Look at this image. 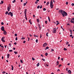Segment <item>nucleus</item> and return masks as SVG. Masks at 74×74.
Masks as SVG:
<instances>
[{"label":"nucleus","mask_w":74,"mask_h":74,"mask_svg":"<svg viewBox=\"0 0 74 74\" xmlns=\"http://www.w3.org/2000/svg\"><path fill=\"white\" fill-rule=\"evenodd\" d=\"M43 11H46V10H47V9H46V8H44L43 9Z\"/></svg>","instance_id":"26"},{"label":"nucleus","mask_w":74,"mask_h":74,"mask_svg":"<svg viewBox=\"0 0 74 74\" xmlns=\"http://www.w3.org/2000/svg\"><path fill=\"white\" fill-rule=\"evenodd\" d=\"M68 70H69V68H66V71H68Z\"/></svg>","instance_id":"44"},{"label":"nucleus","mask_w":74,"mask_h":74,"mask_svg":"<svg viewBox=\"0 0 74 74\" xmlns=\"http://www.w3.org/2000/svg\"><path fill=\"white\" fill-rule=\"evenodd\" d=\"M59 64V62L58 61H57L56 62L57 65H58Z\"/></svg>","instance_id":"15"},{"label":"nucleus","mask_w":74,"mask_h":74,"mask_svg":"<svg viewBox=\"0 0 74 74\" xmlns=\"http://www.w3.org/2000/svg\"><path fill=\"white\" fill-rule=\"evenodd\" d=\"M49 4V1H48L47 3H46V5H48V4Z\"/></svg>","instance_id":"16"},{"label":"nucleus","mask_w":74,"mask_h":74,"mask_svg":"<svg viewBox=\"0 0 74 74\" xmlns=\"http://www.w3.org/2000/svg\"><path fill=\"white\" fill-rule=\"evenodd\" d=\"M16 1V0H14L12 1V3H15Z\"/></svg>","instance_id":"28"},{"label":"nucleus","mask_w":74,"mask_h":74,"mask_svg":"<svg viewBox=\"0 0 74 74\" xmlns=\"http://www.w3.org/2000/svg\"><path fill=\"white\" fill-rule=\"evenodd\" d=\"M35 4H37L38 3V2H37V1H36L35 2Z\"/></svg>","instance_id":"53"},{"label":"nucleus","mask_w":74,"mask_h":74,"mask_svg":"<svg viewBox=\"0 0 74 74\" xmlns=\"http://www.w3.org/2000/svg\"><path fill=\"white\" fill-rule=\"evenodd\" d=\"M16 42H14V45H16Z\"/></svg>","instance_id":"50"},{"label":"nucleus","mask_w":74,"mask_h":74,"mask_svg":"<svg viewBox=\"0 0 74 74\" xmlns=\"http://www.w3.org/2000/svg\"><path fill=\"white\" fill-rule=\"evenodd\" d=\"M8 15H10L11 16H13V13H12V12H10L8 14Z\"/></svg>","instance_id":"3"},{"label":"nucleus","mask_w":74,"mask_h":74,"mask_svg":"<svg viewBox=\"0 0 74 74\" xmlns=\"http://www.w3.org/2000/svg\"><path fill=\"white\" fill-rule=\"evenodd\" d=\"M8 14V12L7 11L5 12V14Z\"/></svg>","instance_id":"22"},{"label":"nucleus","mask_w":74,"mask_h":74,"mask_svg":"<svg viewBox=\"0 0 74 74\" xmlns=\"http://www.w3.org/2000/svg\"><path fill=\"white\" fill-rule=\"evenodd\" d=\"M40 65V63L38 62V64H37V67H38L39 66V65Z\"/></svg>","instance_id":"17"},{"label":"nucleus","mask_w":74,"mask_h":74,"mask_svg":"<svg viewBox=\"0 0 74 74\" xmlns=\"http://www.w3.org/2000/svg\"><path fill=\"white\" fill-rule=\"evenodd\" d=\"M66 45H68V44H69V42H66Z\"/></svg>","instance_id":"36"},{"label":"nucleus","mask_w":74,"mask_h":74,"mask_svg":"<svg viewBox=\"0 0 74 74\" xmlns=\"http://www.w3.org/2000/svg\"><path fill=\"white\" fill-rule=\"evenodd\" d=\"M4 38H5V37H3L1 39V40L3 42H5V40H4Z\"/></svg>","instance_id":"5"},{"label":"nucleus","mask_w":74,"mask_h":74,"mask_svg":"<svg viewBox=\"0 0 74 74\" xmlns=\"http://www.w3.org/2000/svg\"><path fill=\"white\" fill-rule=\"evenodd\" d=\"M70 37H72V36H73V35H70Z\"/></svg>","instance_id":"58"},{"label":"nucleus","mask_w":74,"mask_h":74,"mask_svg":"<svg viewBox=\"0 0 74 74\" xmlns=\"http://www.w3.org/2000/svg\"><path fill=\"white\" fill-rule=\"evenodd\" d=\"M47 45V43H45L43 44V46L44 47H45Z\"/></svg>","instance_id":"6"},{"label":"nucleus","mask_w":74,"mask_h":74,"mask_svg":"<svg viewBox=\"0 0 74 74\" xmlns=\"http://www.w3.org/2000/svg\"><path fill=\"white\" fill-rule=\"evenodd\" d=\"M48 34H49V33H47L46 35V36L47 37H49V36H48Z\"/></svg>","instance_id":"18"},{"label":"nucleus","mask_w":74,"mask_h":74,"mask_svg":"<svg viewBox=\"0 0 74 74\" xmlns=\"http://www.w3.org/2000/svg\"><path fill=\"white\" fill-rule=\"evenodd\" d=\"M48 53H46L45 54V55L46 56H48Z\"/></svg>","instance_id":"32"},{"label":"nucleus","mask_w":74,"mask_h":74,"mask_svg":"<svg viewBox=\"0 0 74 74\" xmlns=\"http://www.w3.org/2000/svg\"><path fill=\"white\" fill-rule=\"evenodd\" d=\"M48 49H49V47H46L45 49L47 50Z\"/></svg>","instance_id":"21"},{"label":"nucleus","mask_w":74,"mask_h":74,"mask_svg":"<svg viewBox=\"0 0 74 74\" xmlns=\"http://www.w3.org/2000/svg\"><path fill=\"white\" fill-rule=\"evenodd\" d=\"M9 45H10V47H11V43H9Z\"/></svg>","instance_id":"54"},{"label":"nucleus","mask_w":74,"mask_h":74,"mask_svg":"<svg viewBox=\"0 0 74 74\" xmlns=\"http://www.w3.org/2000/svg\"><path fill=\"white\" fill-rule=\"evenodd\" d=\"M56 28H54L53 29V32L54 33H56Z\"/></svg>","instance_id":"4"},{"label":"nucleus","mask_w":74,"mask_h":74,"mask_svg":"<svg viewBox=\"0 0 74 74\" xmlns=\"http://www.w3.org/2000/svg\"><path fill=\"white\" fill-rule=\"evenodd\" d=\"M11 9V6L8 7L7 8V10L8 11H10V10Z\"/></svg>","instance_id":"10"},{"label":"nucleus","mask_w":74,"mask_h":74,"mask_svg":"<svg viewBox=\"0 0 74 74\" xmlns=\"http://www.w3.org/2000/svg\"><path fill=\"white\" fill-rule=\"evenodd\" d=\"M70 22H71V23H74V21H73L72 19H71V21H70Z\"/></svg>","instance_id":"19"},{"label":"nucleus","mask_w":74,"mask_h":74,"mask_svg":"<svg viewBox=\"0 0 74 74\" xmlns=\"http://www.w3.org/2000/svg\"><path fill=\"white\" fill-rule=\"evenodd\" d=\"M69 4V2H66V4L67 5V4Z\"/></svg>","instance_id":"46"},{"label":"nucleus","mask_w":74,"mask_h":74,"mask_svg":"<svg viewBox=\"0 0 74 74\" xmlns=\"http://www.w3.org/2000/svg\"><path fill=\"white\" fill-rule=\"evenodd\" d=\"M37 21L38 23L40 22V20L38 19H37Z\"/></svg>","instance_id":"20"},{"label":"nucleus","mask_w":74,"mask_h":74,"mask_svg":"<svg viewBox=\"0 0 74 74\" xmlns=\"http://www.w3.org/2000/svg\"><path fill=\"white\" fill-rule=\"evenodd\" d=\"M32 60H35V59H34V58H33V57L32 58Z\"/></svg>","instance_id":"48"},{"label":"nucleus","mask_w":74,"mask_h":74,"mask_svg":"<svg viewBox=\"0 0 74 74\" xmlns=\"http://www.w3.org/2000/svg\"><path fill=\"white\" fill-rule=\"evenodd\" d=\"M9 51L10 52H12L13 51H12V50H9Z\"/></svg>","instance_id":"42"},{"label":"nucleus","mask_w":74,"mask_h":74,"mask_svg":"<svg viewBox=\"0 0 74 74\" xmlns=\"http://www.w3.org/2000/svg\"><path fill=\"white\" fill-rule=\"evenodd\" d=\"M70 63H68V64H67V65H68V66H69V65H70Z\"/></svg>","instance_id":"64"},{"label":"nucleus","mask_w":74,"mask_h":74,"mask_svg":"<svg viewBox=\"0 0 74 74\" xmlns=\"http://www.w3.org/2000/svg\"><path fill=\"white\" fill-rule=\"evenodd\" d=\"M40 38H41V37H42V34H40Z\"/></svg>","instance_id":"38"},{"label":"nucleus","mask_w":74,"mask_h":74,"mask_svg":"<svg viewBox=\"0 0 74 74\" xmlns=\"http://www.w3.org/2000/svg\"><path fill=\"white\" fill-rule=\"evenodd\" d=\"M25 18H27V17L26 16V15H25Z\"/></svg>","instance_id":"56"},{"label":"nucleus","mask_w":74,"mask_h":74,"mask_svg":"<svg viewBox=\"0 0 74 74\" xmlns=\"http://www.w3.org/2000/svg\"><path fill=\"white\" fill-rule=\"evenodd\" d=\"M29 36L30 37H32V36L31 35V34H29Z\"/></svg>","instance_id":"61"},{"label":"nucleus","mask_w":74,"mask_h":74,"mask_svg":"<svg viewBox=\"0 0 74 74\" xmlns=\"http://www.w3.org/2000/svg\"><path fill=\"white\" fill-rule=\"evenodd\" d=\"M9 57H10V54H8L7 55V58H9Z\"/></svg>","instance_id":"13"},{"label":"nucleus","mask_w":74,"mask_h":74,"mask_svg":"<svg viewBox=\"0 0 74 74\" xmlns=\"http://www.w3.org/2000/svg\"><path fill=\"white\" fill-rule=\"evenodd\" d=\"M17 40H18V38L17 37H16V39H15L16 41H17Z\"/></svg>","instance_id":"41"},{"label":"nucleus","mask_w":74,"mask_h":74,"mask_svg":"<svg viewBox=\"0 0 74 74\" xmlns=\"http://www.w3.org/2000/svg\"><path fill=\"white\" fill-rule=\"evenodd\" d=\"M26 3H23V5L24 6H25V5H26Z\"/></svg>","instance_id":"37"},{"label":"nucleus","mask_w":74,"mask_h":74,"mask_svg":"<svg viewBox=\"0 0 74 74\" xmlns=\"http://www.w3.org/2000/svg\"><path fill=\"white\" fill-rule=\"evenodd\" d=\"M58 60H59V59H60V57H58Z\"/></svg>","instance_id":"57"},{"label":"nucleus","mask_w":74,"mask_h":74,"mask_svg":"<svg viewBox=\"0 0 74 74\" xmlns=\"http://www.w3.org/2000/svg\"><path fill=\"white\" fill-rule=\"evenodd\" d=\"M29 22L30 23L31 25H32V23L31 22V19L29 20Z\"/></svg>","instance_id":"14"},{"label":"nucleus","mask_w":74,"mask_h":74,"mask_svg":"<svg viewBox=\"0 0 74 74\" xmlns=\"http://www.w3.org/2000/svg\"><path fill=\"white\" fill-rule=\"evenodd\" d=\"M36 43H37L38 42V40L36 39Z\"/></svg>","instance_id":"35"},{"label":"nucleus","mask_w":74,"mask_h":74,"mask_svg":"<svg viewBox=\"0 0 74 74\" xmlns=\"http://www.w3.org/2000/svg\"><path fill=\"white\" fill-rule=\"evenodd\" d=\"M59 11L61 12L63 16H67V13L63 10H59Z\"/></svg>","instance_id":"1"},{"label":"nucleus","mask_w":74,"mask_h":74,"mask_svg":"<svg viewBox=\"0 0 74 74\" xmlns=\"http://www.w3.org/2000/svg\"><path fill=\"white\" fill-rule=\"evenodd\" d=\"M40 8H42V5H41L40 7Z\"/></svg>","instance_id":"63"},{"label":"nucleus","mask_w":74,"mask_h":74,"mask_svg":"<svg viewBox=\"0 0 74 74\" xmlns=\"http://www.w3.org/2000/svg\"><path fill=\"white\" fill-rule=\"evenodd\" d=\"M45 23L46 24H47V21H45Z\"/></svg>","instance_id":"52"},{"label":"nucleus","mask_w":74,"mask_h":74,"mask_svg":"<svg viewBox=\"0 0 74 74\" xmlns=\"http://www.w3.org/2000/svg\"><path fill=\"white\" fill-rule=\"evenodd\" d=\"M1 25H4V23L3 22H2L1 23Z\"/></svg>","instance_id":"45"},{"label":"nucleus","mask_w":74,"mask_h":74,"mask_svg":"<svg viewBox=\"0 0 74 74\" xmlns=\"http://www.w3.org/2000/svg\"><path fill=\"white\" fill-rule=\"evenodd\" d=\"M14 36H15L16 37H17V34H15Z\"/></svg>","instance_id":"39"},{"label":"nucleus","mask_w":74,"mask_h":74,"mask_svg":"<svg viewBox=\"0 0 74 74\" xmlns=\"http://www.w3.org/2000/svg\"><path fill=\"white\" fill-rule=\"evenodd\" d=\"M41 56H42V57H44V56H43V55H42V54H41Z\"/></svg>","instance_id":"55"},{"label":"nucleus","mask_w":74,"mask_h":74,"mask_svg":"<svg viewBox=\"0 0 74 74\" xmlns=\"http://www.w3.org/2000/svg\"><path fill=\"white\" fill-rule=\"evenodd\" d=\"M27 11V9H25V11H24L25 15H26Z\"/></svg>","instance_id":"11"},{"label":"nucleus","mask_w":74,"mask_h":74,"mask_svg":"<svg viewBox=\"0 0 74 74\" xmlns=\"http://www.w3.org/2000/svg\"><path fill=\"white\" fill-rule=\"evenodd\" d=\"M3 33L4 35H6V34H7V32L5 30H4V31H3Z\"/></svg>","instance_id":"9"},{"label":"nucleus","mask_w":74,"mask_h":74,"mask_svg":"<svg viewBox=\"0 0 74 74\" xmlns=\"http://www.w3.org/2000/svg\"><path fill=\"white\" fill-rule=\"evenodd\" d=\"M20 62L22 63H23V61L22 60H21Z\"/></svg>","instance_id":"33"},{"label":"nucleus","mask_w":74,"mask_h":74,"mask_svg":"<svg viewBox=\"0 0 74 74\" xmlns=\"http://www.w3.org/2000/svg\"><path fill=\"white\" fill-rule=\"evenodd\" d=\"M34 36H35V37H38V36L36 35H34Z\"/></svg>","instance_id":"30"},{"label":"nucleus","mask_w":74,"mask_h":74,"mask_svg":"<svg viewBox=\"0 0 74 74\" xmlns=\"http://www.w3.org/2000/svg\"><path fill=\"white\" fill-rule=\"evenodd\" d=\"M53 51H54V49H51V52H53Z\"/></svg>","instance_id":"27"},{"label":"nucleus","mask_w":74,"mask_h":74,"mask_svg":"<svg viewBox=\"0 0 74 74\" xmlns=\"http://www.w3.org/2000/svg\"><path fill=\"white\" fill-rule=\"evenodd\" d=\"M50 7L51 8H53V1L51 0L50 2Z\"/></svg>","instance_id":"2"},{"label":"nucleus","mask_w":74,"mask_h":74,"mask_svg":"<svg viewBox=\"0 0 74 74\" xmlns=\"http://www.w3.org/2000/svg\"><path fill=\"white\" fill-rule=\"evenodd\" d=\"M28 41L30 40V38H28Z\"/></svg>","instance_id":"62"},{"label":"nucleus","mask_w":74,"mask_h":74,"mask_svg":"<svg viewBox=\"0 0 74 74\" xmlns=\"http://www.w3.org/2000/svg\"><path fill=\"white\" fill-rule=\"evenodd\" d=\"M48 19H49V22H50L51 21V20H50V18H49V17H48Z\"/></svg>","instance_id":"24"},{"label":"nucleus","mask_w":74,"mask_h":74,"mask_svg":"<svg viewBox=\"0 0 74 74\" xmlns=\"http://www.w3.org/2000/svg\"><path fill=\"white\" fill-rule=\"evenodd\" d=\"M26 42V41L24 40L23 41V43H24V44H25V43Z\"/></svg>","instance_id":"49"},{"label":"nucleus","mask_w":74,"mask_h":74,"mask_svg":"<svg viewBox=\"0 0 74 74\" xmlns=\"http://www.w3.org/2000/svg\"><path fill=\"white\" fill-rule=\"evenodd\" d=\"M61 66H62V65L61 64H60L59 65L58 67H61Z\"/></svg>","instance_id":"40"},{"label":"nucleus","mask_w":74,"mask_h":74,"mask_svg":"<svg viewBox=\"0 0 74 74\" xmlns=\"http://www.w3.org/2000/svg\"><path fill=\"white\" fill-rule=\"evenodd\" d=\"M2 73H3V74H5V71L3 72Z\"/></svg>","instance_id":"47"},{"label":"nucleus","mask_w":74,"mask_h":74,"mask_svg":"<svg viewBox=\"0 0 74 74\" xmlns=\"http://www.w3.org/2000/svg\"><path fill=\"white\" fill-rule=\"evenodd\" d=\"M40 7V6L39 5H38L37 7V8H38V9Z\"/></svg>","instance_id":"43"},{"label":"nucleus","mask_w":74,"mask_h":74,"mask_svg":"<svg viewBox=\"0 0 74 74\" xmlns=\"http://www.w3.org/2000/svg\"><path fill=\"white\" fill-rule=\"evenodd\" d=\"M42 60H43V61H44V62H45V59H44V58H42Z\"/></svg>","instance_id":"31"},{"label":"nucleus","mask_w":74,"mask_h":74,"mask_svg":"<svg viewBox=\"0 0 74 74\" xmlns=\"http://www.w3.org/2000/svg\"><path fill=\"white\" fill-rule=\"evenodd\" d=\"M68 73L70 74H71V71L70 70H69L68 71Z\"/></svg>","instance_id":"12"},{"label":"nucleus","mask_w":74,"mask_h":74,"mask_svg":"<svg viewBox=\"0 0 74 74\" xmlns=\"http://www.w3.org/2000/svg\"><path fill=\"white\" fill-rule=\"evenodd\" d=\"M37 25L39 27L40 30H41V26L40 24H38Z\"/></svg>","instance_id":"7"},{"label":"nucleus","mask_w":74,"mask_h":74,"mask_svg":"<svg viewBox=\"0 0 74 74\" xmlns=\"http://www.w3.org/2000/svg\"><path fill=\"white\" fill-rule=\"evenodd\" d=\"M14 53H15V54H17V53H18V52L17 51H14Z\"/></svg>","instance_id":"25"},{"label":"nucleus","mask_w":74,"mask_h":74,"mask_svg":"<svg viewBox=\"0 0 74 74\" xmlns=\"http://www.w3.org/2000/svg\"><path fill=\"white\" fill-rule=\"evenodd\" d=\"M25 37H23L21 38L22 40H25Z\"/></svg>","instance_id":"34"},{"label":"nucleus","mask_w":74,"mask_h":74,"mask_svg":"<svg viewBox=\"0 0 74 74\" xmlns=\"http://www.w3.org/2000/svg\"><path fill=\"white\" fill-rule=\"evenodd\" d=\"M1 30H2V31H4L5 30L4 29V26H2L1 27Z\"/></svg>","instance_id":"8"},{"label":"nucleus","mask_w":74,"mask_h":74,"mask_svg":"<svg viewBox=\"0 0 74 74\" xmlns=\"http://www.w3.org/2000/svg\"><path fill=\"white\" fill-rule=\"evenodd\" d=\"M59 24V23H57L56 24V25L57 26V25H58Z\"/></svg>","instance_id":"60"},{"label":"nucleus","mask_w":74,"mask_h":74,"mask_svg":"<svg viewBox=\"0 0 74 74\" xmlns=\"http://www.w3.org/2000/svg\"><path fill=\"white\" fill-rule=\"evenodd\" d=\"M3 1H1V3H0V4H3Z\"/></svg>","instance_id":"23"},{"label":"nucleus","mask_w":74,"mask_h":74,"mask_svg":"<svg viewBox=\"0 0 74 74\" xmlns=\"http://www.w3.org/2000/svg\"><path fill=\"white\" fill-rule=\"evenodd\" d=\"M64 51H67V49L66 48H64Z\"/></svg>","instance_id":"29"},{"label":"nucleus","mask_w":74,"mask_h":74,"mask_svg":"<svg viewBox=\"0 0 74 74\" xmlns=\"http://www.w3.org/2000/svg\"><path fill=\"white\" fill-rule=\"evenodd\" d=\"M71 5H72V6H74V4L73 3H72V4H71Z\"/></svg>","instance_id":"51"},{"label":"nucleus","mask_w":74,"mask_h":74,"mask_svg":"<svg viewBox=\"0 0 74 74\" xmlns=\"http://www.w3.org/2000/svg\"><path fill=\"white\" fill-rule=\"evenodd\" d=\"M13 50H15L16 48H14H14H13Z\"/></svg>","instance_id":"59"}]
</instances>
